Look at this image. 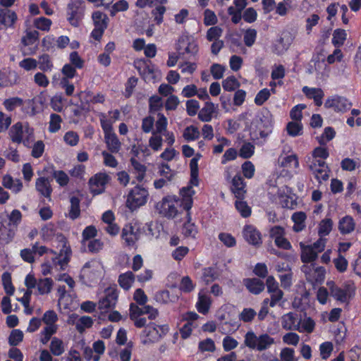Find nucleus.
<instances>
[{
	"label": "nucleus",
	"mask_w": 361,
	"mask_h": 361,
	"mask_svg": "<svg viewBox=\"0 0 361 361\" xmlns=\"http://www.w3.org/2000/svg\"><path fill=\"white\" fill-rule=\"evenodd\" d=\"M275 339L267 333L257 334L252 330L248 331L244 336V345L249 349L262 352L269 350L275 344Z\"/></svg>",
	"instance_id": "f257e3e1"
},
{
	"label": "nucleus",
	"mask_w": 361,
	"mask_h": 361,
	"mask_svg": "<svg viewBox=\"0 0 361 361\" xmlns=\"http://www.w3.org/2000/svg\"><path fill=\"white\" fill-rule=\"evenodd\" d=\"M9 137L13 142L30 147L35 140L34 129L27 122H18L11 126Z\"/></svg>",
	"instance_id": "f03ea898"
},
{
	"label": "nucleus",
	"mask_w": 361,
	"mask_h": 361,
	"mask_svg": "<svg viewBox=\"0 0 361 361\" xmlns=\"http://www.w3.org/2000/svg\"><path fill=\"white\" fill-rule=\"evenodd\" d=\"M169 331L167 325H157L155 323H149L142 333V343L145 345L158 342Z\"/></svg>",
	"instance_id": "7ed1b4c3"
},
{
	"label": "nucleus",
	"mask_w": 361,
	"mask_h": 361,
	"mask_svg": "<svg viewBox=\"0 0 361 361\" xmlns=\"http://www.w3.org/2000/svg\"><path fill=\"white\" fill-rule=\"evenodd\" d=\"M148 195V191L145 188L136 186L129 192L126 206L131 210L136 209L147 202Z\"/></svg>",
	"instance_id": "20e7f679"
},
{
	"label": "nucleus",
	"mask_w": 361,
	"mask_h": 361,
	"mask_svg": "<svg viewBox=\"0 0 361 361\" xmlns=\"http://www.w3.org/2000/svg\"><path fill=\"white\" fill-rule=\"evenodd\" d=\"M85 6L82 0H71L68 4V20L74 27L79 25L84 15Z\"/></svg>",
	"instance_id": "39448f33"
},
{
	"label": "nucleus",
	"mask_w": 361,
	"mask_h": 361,
	"mask_svg": "<svg viewBox=\"0 0 361 361\" xmlns=\"http://www.w3.org/2000/svg\"><path fill=\"white\" fill-rule=\"evenodd\" d=\"M102 265L96 260H91L85 264L81 269L80 276L90 282L94 281L101 276Z\"/></svg>",
	"instance_id": "423d86ee"
},
{
	"label": "nucleus",
	"mask_w": 361,
	"mask_h": 361,
	"mask_svg": "<svg viewBox=\"0 0 361 361\" xmlns=\"http://www.w3.org/2000/svg\"><path fill=\"white\" fill-rule=\"evenodd\" d=\"M92 18L94 22V28L92 30L91 35L96 39L99 40L106 28L108 25V17L107 16L101 11H95L92 13Z\"/></svg>",
	"instance_id": "0eeeda50"
},
{
	"label": "nucleus",
	"mask_w": 361,
	"mask_h": 361,
	"mask_svg": "<svg viewBox=\"0 0 361 361\" xmlns=\"http://www.w3.org/2000/svg\"><path fill=\"white\" fill-rule=\"evenodd\" d=\"M59 237L61 238V248L58 255L54 257L52 261L54 264L59 265L60 269L63 270L69 262L71 255V249L67 240L63 235H60Z\"/></svg>",
	"instance_id": "6e6552de"
},
{
	"label": "nucleus",
	"mask_w": 361,
	"mask_h": 361,
	"mask_svg": "<svg viewBox=\"0 0 361 361\" xmlns=\"http://www.w3.org/2000/svg\"><path fill=\"white\" fill-rule=\"evenodd\" d=\"M176 49L180 55L188 54L193 56L198 51L197 42L187 35H182L178 38Z\"/></svg>",
	"instance_id": "1a4fd4ad"
},
{
	"label": "nucleus",
	"mask_w": 361,
	"mask_h": 361,
	"mask_svg": "<svg viewBox=\"0 0 361 361\" xmlns=\"http://www.w3.org/2000/svg\"><path fill=\"white\" fill-rule=\"evenodd\" d=\"M110 180V176L106 173H98L89 180L90 189L94 195L101 194L104 191L105 186Z\"/></svg>",
	"instance_id": "9d476101"
},
{
	"label": "nucleus",
	"mask_w": 361,
	"mask_h": 361,
	"mask_svg": "<svg viewBox=\"0 0 361 361\" xmlns=\"http://www.w3.org/2000/svg\"><path fill=\"white\" fill-rule=\"evenodd\" d=\"M267 292L270 294V307H274L283 297V292L279 288L274 277L269 276L266 281Z\"/></svg>",
	"instance_id": "9b49d317"
},
{
	"label": "nucleus",
	"mask_w": 361,
	"mask_h": 361,
	"mask_svg": "<svg viewBox=\"0 0 361 361\" xmlns=\"http://www.w3.org/2000/svg\"><path fill=\"white\" fill-rule=\"evenodd\" d=\"M118 300V292L115 287L105 289L104 297L98 302V307L102 312H106L115 307Z\"/></svg>",
	"instance_id": "f8f14e48"
},
{
	"label": "nucleus",
	"mask_w": 361,
	"mask_h": 361,
	"mask_svg": "<svg viewBox=\"0 0 361 361\" xmlns=\"http://www.w3.org/2000/svg\"><path fill=\"white\" fill-rule=\"evenodd\" d=\"M352 104L345 97L335 95L329 97L325 103L324 106L326 109H333L337 112H345L350 109Z\"/></svg>",
	"instance_id": "ddd939ff"
},
{
	"label": "nucleus",
	"mask_w": 361,
	"mask_h": 361,
	"mask_svg": "<svg viewBox=\"0 0 361 361\" xmlns=\"http://www.w3.org/2000/svg\"><path fill=\"white\" fill-rule=\"evenodd\" d=\"M178 202L171 197H164L161 202L157 204V208L159 214L167 218H174L178 214Z\"/></svg>",
	"instance_id": "4468645a"
},
{
	"label": "nucleus",
	"mask_w": 361,
	"mask_h": 361,
	"mask_svg": "<svg viewBox=\"0 0 361 361\" xmlns=\"http://www.w3.org/2000/svg\"><path fill=\"white\" fill-rule=\"evenodd\" d=\"M309 169L319 183L329 178V169L324 160H313Z\"/></svg>",
	"instance_id": "2eb2a0df"
},
{
	"label": "nucleus",
	"mask_w": 361,
	"mask_h": 361,
	"mask_svg": "<svg viewBox=\"0 0 361 361\" xmlns=\"http://www.w3.org/2000/svg\"><path fill=\"white\" fill-rule=\"evenodd\" d=\"M135 67L146 82H154L156 81L158 71L154 69L153 66H150L145 61H140L135 63Z\"/></svg>",
	"instance_id": "dca6fc26"
},
{
	"label": "nucleus",
	"mask_w": 361,
	"mask_h": 361,
	"mask_svg": "<svg viewBox=\"0 0 361 361\" xmlns=\"http://www.w3.org/2000/svg\"><path fill=\"white\" fill-rule=\"evenodd\" d=\"M244 239L250 245L258 247L262 243V234L252 225H245L243 229Z\"/></svg>",
	"instance_id": "f3484780"
},
{
	"label": "nucleus",
	"mask_w": 361,
	"mask_h": 361,
	"mask_svg": "<svg viewBox=\"0 0 361 361\" xmlns=\"http://www.w3.org/2000/svg\"><path fill=\"white\" fill-rule=\"evenodd\" d=\"M305 274L308 281L314 283H322L325 276V269L323 267L314 268L312 264L310 266H303L302 268Z\"/></svg>",
	"instance_id": "a211bd4d"
},
{
	"label": "nucleus",
	"mask_w": 361,
	"mask_h": 361,
	"mask_svg": "<svg viewBox=\"0 0 361 361\" xmlns=\"http://www.w3.org/2000/svg\"><path fill=\"white\" fill-rule=\"evenodd\" d=\"M301 323V317L295 312H288L281 317V326L287 331H297Z\"/></svg>",
	"instance_id": "6ab92c4d"
},
{
	"label": "nucleus",
	"mask_w": 361,
	"mask_h": 361,
	"mask_svg": "<svg viewBox=\"0 0 361 361\" xmlns=\"http://www.w3.org/2000/svg\"><path fill=\"white\" fill-rule=\"evenodd\" d=\"M326 286L329 289L330 295L334 299L341 302H345L349 298L348 288H341L336 286L333 281H328Z\"/></svg>",
	"instance_id": "aec40b11"
},
{
	"label": "nucleus",
	"mask_w": 361,
	"mask_h": 361,
	"mask_svg": "<svg viewBox=\"0 0 361 361\" xmlns=\"http://www.w3.org/2000/svg\"><path fill=\"white\" fill-rule=\"evenodd\" d=\"M231 191L238 199H243L246 193L245 183L240 174H236L232 178Z\"/></svg>",
	"instance_id": "412c9836"
},
{
	"label": "nucleus",
	"mask_w": 361,
	"mask_h": 361,
	"mask_svg": "<svg viewBox=\"0 0 361 361\" xmlns=\"http://www.w3.org/2000/svg\"><path fill=\"white\" fill-rule=\"evenodd\" d=\"M35 188L37 191L42 196L50 200L52 188L50 180L45 177H40L36 180Z\"/></svg>",
	"instance_id": "4be33fe9"
},
{
	"label": "nucleus",
	"mask_w": 361,
	"mask_h": 361,
	"mask_svg": "<svg viewBox=\"0 0 361 361\" xmlns=\"http://www.w3.org/2000/svg\"><path fill=\"white\" fill-rule=\"evenodd\" d=\"M122 238L126 246L133 247L139 238V234L131 225H128L123 228Z\"/></svg>",
	"instance_id": "5701e85b"
},
{
	"label": "nucleus",
	"mask_w": 361,
	"mask_h": 361,
	"mask_svg": "<svg viewBox=\"0 0 361 361\" xmlns=\"http://www.w3.org/2000/svg\"><path fill=\"white\" fill-rule=\"evenodd\" d=\"M355 226L353 218L347 215L339 220L338 228L342 235H347L354 231Z\"/></svg>",
	"instance_id": "b1692460"
},
{
	"label": "nucleus",
	"mask_w": 361,
	"mask_h": 361,
	"mask_svg": "<svg viewBox=\"0 0 361 361\" xmlns=\"http://www.w3.org/2000/svg\"><path fill=\"white\" fill-rule=\"evenodd\" d=\"M18 20L17 14L9 9H0V23L6 27H12Z\"/></svg>",
	"instance_id": "393cba45"
},
{
	"label": "nucleus",
	"mask_w": 361,
	"mask_h": 361,
	"mask_svg": "<svg viewBox=\"0 0 361 361\" xmlns=\"http://www.w3.org/2000/svg\"><path fill=\"white\" fill-rule=\"evenodd\" d=\"M302 92L307 98L313 99L317 106H320L322 104V99L324 96V93L321 88L305 86L302 87Z\"/></svg>",
	"instance_id": "a878e982"
},
{
	"label": "nucleus",
	"mask_w": 361,
	"mask_h": 361,
	"mask_svg": "<svg viewBox=\"0 0 361 361\" xmlns=\"http://www.w3.org/2000/svg\"><path fill=\"white\" fill-rule=\"evenodd\" d=\"M217 106L211 102H207L198 114L199 119L202 122H209L216 111Z\"/></svg>",
	"instance_id": "bb28decb"
},
{
	"label": "nucleus",
	"mask_w": 361,
	"mask_h": 361,
	"mask_svg": "<svg viewBox=\"0 0 361 361\" xmlns=\"http://www.w3.org/2000/svg\"><path fill=\"white\" fill-rule=\"evenodd\" d=\"M301 248V260L304 263H310L315 261L318 254L310 245H305L302 243H300Z\"/></svg>",
	"instance_id": "cd10ccee"
},
{
	"label": "nucleus",
	"mask_w": 361,
	"mask_h": 361,
	"mask_svg": "<svg viewBox=\"0 0 361 361\" xmlns=\"http://www.w3.org/2000/svg\"><path fill=\"white\" fill-rule=\"evenodd\" d=\"M195 194V191L192 186L183 188L180 190L182 196V205L184 209L189 211L192 206V196Z\"/></svg>",
	"instance_id": "c85d7f7f"
},
{
	"label": "nucleus",
	"mask_w": 361,
	"mask_h": 361,
	"mask_svg": "<svg viewBox=\"0 0 361 361\" xmlns=\"http://www.w3.org/2000/svg\"><path fill=\"white\" fill-rule=\"evenodd\" d=\"M104 141L107 149L111 153H118L121 148V142L119 141L116 133L104 135Z\"/></svg>",
	"instance_id": "c756f323"
},
{
	"label": "nucleus",
	"mask_w": 361,
	"mask_h": 361,
	"mask_svg": "<svg viewBox=\"0 0 361 361\" xmlns=\"http://www.w3.org/2000/svg\"><path fill=\"white\" fill-rule=\"evenodd\" d=\"M2 185L11 190L13 192L18 193L23 188V183L19 179H13L10 175H6L2 180Z\"/></svg>",
	"instance_id": "7c9ffc66"
},
{
	"label": "nucleus",
	"mask_w": 361,
	"mask_h": 361,
	"mask_svg": "<svg viewBox=\"0 0 361 361\" xmlns=\"http://www.w3.org/2000/svg\"><path fill=\"white\" fill-rule=\"evenodd\" d=\"M245 286L253 294H259L264 289L263 281L258 279H247L245 280Z\"/></svg>",
	"instance_id": "2f4dec72"
},
{
	"label": "nucleus",
	"mask_w": 361,
	"mask_h": 361,
	"mask_svg": "<svg viewBox=\"0 0 361 361\" xmlns=\"http://www.w3.org/2000/svg\"><path fill=\"white\" fill-rule=\"evenodd\" d=\"M307 216L303 212H295L292 215V220L294 222L293 229L295 232H300L302 231L305 227V219Z\"/></svg>",
	"instance_id": "473e14b6"
},
{
	"label": "nucleus",
	"mask_w": 361,
	"mask_h": 361,
	"mask_svg": "<svg viewBox=\"0 0 361 361\" xmlns=\"http://www.w3.org/2000/svg\"><path fill=\"white\" fill-rule=\"evenodd\" d=\"M279 165L281 167L297 169L299 166V161L296 154H293L283 157L280 156L279 159Z\"/></svg>",
	"instance_id": "72a5a7b5"
},
{
	"label": "nucleus",
	"mask_w": 361,
	"mask_h": 361,
	"mask_svg": "<svg viewBox=\"0 0 361 361\" xmlns=\"http://www.w3.org/2000/svg\"><path fill=\"white\" fill-rule=\"evenodd\" d=\"M49 349L54 355H61L65 352L63 341L57 337L52 338L50 343Z\"/></svg>",
	"instance_id": "f704fd0d"
},
{
	"label": "nucleus",
	"mask_w": 361,
	"mask_h": 361,
	"mask_svg": "<svg viewBox=\"0 0 361 361\" xmlns=\"http://www.w3.org/2000/svg\"><path fill=\"white\" fill-rule=\"evenodd\" d=\"M57 330L58 325H46L40 333V342L47 344Z\"/></svg>",
	"instance_id": "c9c22d12"
},
{
	"label": "nucleus",
	"mask_w": 361,
	"mask_h": 361,
	"mask_svg": "<svg viewBox=\"0 0 361 361\" xmlns=\"http://www.w3.org/2000/svg\"><path fill=\"white\" fill-rule=\"evenodd\" d=\"M212 300L210 297L206 295L199 294L198 302L197 303V308L199 312L206 314L208 312Z\"/></svg>",
	"instance_id": "e433bc0d"
},
{
	"label": "nucleus",
	"mask_w": 361,
	"mask_h": 361,
	"mask_svg": "<svg viewBox=\"0 0 361 361\" xmlns=\"http://www.w3.org/2000/svg\"><path fill=\"white\" fill-rule=\"evenodd\" d=\"M135 281V275L132 271H127L118 277V283L125 290H128Z\"/></svg>",
	"instance_id": "4c0bfd02"
},
{
	"label": "nucleus",
	"mask_w": 361,
	"mask_h": 361,
	"mask_svg": "<svg viewBox=\"0 0 361 361\" xmlns=\"http://www.w3.org/2000/svg\"><path fill=\"white\" fill-rule=\"evenodd\" d=\"M299 329H297L300 333L311 334L314 331L315 328V322L311 317H305L301 319V323L298 324Z\"/></svg>",
	"instance_id": "58836bf2"
},
{
	"label": "nucleus",
	"mask_w": 361,
	"mask_h": 361,
	"mask_svg": "<svg viewBox=\"0 0 361 361\" xmlns=\"http://www.w3.org/2000/svg\"><path fill=\"white\" fill-rule=\"evenodd\" d=\"M97 235V230L94 226H87L82 233L81 243L82 247L85 248L87 242L93 240Z\"/></svg>",
	"instance_id": "ea45409f"
},
{
	"label": "nucleus",
	"mask_w": 361,
	"mask_h": 361,
	"mask_svg": "<svg viewBox=\"0 0 361 361\" xmlns=\"http://www.w3.org/2000/svg\"><path fill=\"white\" fill-rule=\"evenodd\" d=\"M347 38V33L345 30L336 29L334 31L332 44L339 48L343 46Z\"/></svg>",
	"instance_id": "a19ab883"
},
{
	"label": "nucleus",
	"mask_w": 361,
	"mask_h": 361,
	"mask_svg": "<svg viewBox=\"0 0 361 361\" xmlns=\"http://www.w3.org/2000/svg\"><path fill=\"white\" fill-rule=\"evenodd\" d=\"M130 161L134 170L137 173L136 176L137 180L141 182L145 177L146 166L140 163L135 157H131Z\"/></svg>",
	"instance_id": "79ce46f5"
},
{
	"label": "nucleus",
	"mask_w": 361,
	"mask_h": 361,
	"mask_svg": "<svg viewBox=\"0 0 361 361\" xmlns=\"http://www.w3.org/2000/svg\"><path fill=\"white\" fill-rule=\"evenodd\" d=\"M53 281L49 278L39 279L37 283V288L40 295L47 294L51 292Z\"/></svg>",
	"instance_id": "37998d69"
},
{
	"label": "nucleus",
	"mask_w": 361,
	"mask_h": 361,
	"mask_svg": "<svg viewBox=\"0 0 361 361\" xmlns=\"http://www.w3.org/2000/svg\"><path fill=\"white\" fill-rule=\"evenodd\" d=\"M167 119L162 114H158V119L155 123V130L152 131V134L160 135L167 132Z\"/></svg>",
	"instance_id": "c03bdc74"
},
{
	"label": "nucleus",
	"mask_w": 361,
	"mask_h": 361,
	"mask_svg": "<svg viewBox=\"0 0 361 361\" xmlns=\"http://www.w3.org/2000/svg\"><path fill=\"white\" fill-rule=\"evenodd\" d=\"M37 65H39V68L44 72L51 71L53 68L51 58L49 55L46 54L39 56Z\"/></svg>",
	"instance_id": "a18cd8bd"
},
{
	"label": "nucleus",
	"mask_w": 361,
	"mask_h": 361,
	"mask_svg": "<svg viewBox=\"0 0 361 361\" xmlns=\"http://www.w3.org/2000/svg\"><path fill=\"white\" fill-rule=\"evenodd\" d=\"M219 276V275L215 269L207 267L202 270V279L206 284H209L217 279Z\"/></svg>",
	"instance_id": "49530a36"
},
{
	"label": "nucleus",
	"mask_w": 361,
	"mask_h": 361,
	"mask_svg": "<svg viewBox=\"0 0 361 361\" xmlns=\"http://www.w3.org/2000/svg\"><path fill=\"white\" fill-rule=\"evenodd\" d=\"M188 216L189 219H188V222L184 224L183 227L182 233L186 238H195L197 233V228L194 224L190 223V217L189 213H188Z\"/></svg>",
	"instance_id": "de8ad7c7"
},
{
	"label": "nucleus",
	"mask_w": 361,
	"mask_h": 361,
	"mask_svg": "<svg viewBox=\"0 0 361 361\" xmlns=\"http://www.w3.org/2000/svg\"><path fill=\"white\" fill-rule=\"evenodd\" d=\"M39 37V32L34 30H26L25 35L22 37V43L24 46L33 44Z\"/></svg>",
	"instance_id": "09e8293b"
},
{
	"label": "nucleus",
	"mask_w": 361,
	"mask_h": 361,
	"mask_svg": "<svg viewBox=\"0 0 361 361\" xmlns=\"http://www.w3.org/2000/svg\"><path fill=\"white\" fill-rule=\"evenodd\" d=\"M333 227V221L331 219H324L321 221L319 225L318 233L320 237L329 234Z\"/></svg>",
	"instance_id": "8fccbe9b"
},
{
	"label": "nucleus",
	"mask_w": 361,
	"mask_h": 361,
	"mask_svg": "<svg viewBox=\"0 0 361 361\" xmlns=\"http://www.w3.org/2000/svg\"><path fill=\"white\" fill-rule=\"evenodd\" d=\"M93 324L92 319L89 316H82L77 320L76 329L82 333L85 329L90 328Z\"/></svg>",
	"instance_id": "3c124183"
},
{
	"label": "nucleus",
	"mask_w": 361,
	"mask_h": 361,
	"mask_svg": "<svg viewBox=\"0 0 361 361\" xmlns=\"http://www.w3.org/2000/svg\"><path fill=\"white\" fill-rule=\"evenodd\" d=\"M200 136L198 128L194 126H190L185 128L183 137L186 141L197 140Z\"/></svg>",
	"instance_id": "603ef678"
},
{
	"label": "nucleus",
	"mask_w": 361,
	"mask_h": 361,
	"mask_svg": "<svg viewBox=\"0 0 361 361\" xmlns=\"http://www.w3.org/2000/svg\"><path fill=\"white\" fill-rule=\"evenodd\" d=\"M1 280L6 293L9 295H13L15 288L11 282L10 273L4 272L1 276Z\"/></svg>",
	"instance_id": "864d4df0"
},
{
	"label": "nucleus",
	"mask_w": 361,
	"mask_h": 361,
	"mask_svg": "<svg viewBox=\"0 0 361 361\" xmlns=\"http://www.w3.org/2000/svg\"><path fill=\"white\" fill-rule=\"evenodd\" d=\"M80 200L76 197L71 198V209L69 211V216L72 219H75L80 216Z\"/></svg>",
	"instance_id": "5fc2aeb1"
},
{
	"label": "nucleus",
	"mask_w": 361,
	"mask_h": 361,
	"mask_svg": "<svg viewBox=\"0 0 361 361\" xmlns=\"http://www.w3.org/2000/svg\"><path fill=\"white\" fill-rule=\"evenodd\" d=\"M62 123V118L61 116L56 114H51L50 116V121L49 130L51 133H56L61 128V124Z\"/></svg>",
	"instance_id": "6e6d98bb"
},
{
	"label": "nucleus",
	"mask_w": 361,
	"mask_h": 361,
	"mask_svg": "<svg viewBox=\"0 0 361 361\" xmlns=\"http://www.w3.org/2000/svg\"><path fill=\"white\" fill-rule=\"evenodd\" d=\"M177 297H171L169 290H161L156 293L155 300L160 303L166 304L171 302H175Z\"/></svg>",
	"instance_id": "4d7b16f0"
},
{
	"label": "nucleus",
	"mask_w": 361,
	"mask_h": 361,
	"mask_svg": "<svg viewBox=\"0 0 361 361\" xmlns=\"http://www.w3.org/2000/svg\"><path fill=\"white\" fill-rule=\"evenodd\" d=\"M23 101L19 97H11L4 100L3 104L6 110L9 111H13L16 108L22 106Z\"/></svg>",
	"instance_id": "13d9d810"
},
{
	"label": "nucleus",
	"mask_w": 361,
	"mask_h": 361,
	"mask_svg": "<svg viewBox=\"0 0 361 361\" xmlns=\"http://www.w3.org/2000/svg\"><path fill=\"white\" fill-rule=\"evenodd\" d=\"M235 208L240 212V215L247 218L251 214V208L247 205V202L238 199L235 201Z\"/></svg>",
	"instance_id": "bf43d9fd"
},
{
	"label": "nucleus",
	"mask_w": 361,
	"mask_h": 361,
	"mask_svg": "<svg viewBox=\"0 0 361 361\" xmlns=\"http://www.w3.org/2000/svg\"><path fill=\"white\" fill-rule=\"evenodd\" d=\"M222 86L226 91H233L240 86V82L235 76H230L222 82Z\"/></svg>",
	"instance_id": "052dcab7"
},
{
	"label": "nucleus",
	"mask_w": 361,
	"mask_h": 361,
	"mask_svg": "<svg viewBox=\"0 0 361 361\" xmlns=\"http://www.w3.org/2000/svg\"><path fill=\"white\" fill-rule=\"evenodd\" d=\"M33 24L37 29L42 31H48L50 29L51 20L45 17H40L35 19Z\"/></svg>",
	"instance_id": "680f3d73"
},
{
	"label": "nucleus",
	"mask_w": 361,
	"mask_h": 361,
	"mask_svg": "<svg viewBox=\"0 0 361 361\" xmlns=\"http://www.w3.org/2000/svg\"><path fill=\"white\" fill-rule=\"evenodd\" d=\"M275 8L276 13L281 16H286L289 10L291 9V0H283L275 6Z\"/></svg>",
	"instance_id": "e2e57ef3"
},
{
	"label": "nucleus",
	"mask_w": 361,
	"mask_h": 361,
	"mask_svg": "<svg viewBox=\"0 0 361 361\" xmlns=\"http://www.w3.org/2000/svg\"><path fill=\"white\" fill-rule=\"evenodd\" d=\"M87 250L91 253H97L103 249L104 243L99 239H93L86 243Z\"/></svg>",
	"instance_id": "0e129e2a"
},
{
	"label": "nucleus",
	"mask_w": 361,
	"mask_h": 361,
	"mask_svg": "<svg viewBox=\"0 0 361 361\" xmlns=\"http://www.w3.org/2000/svg\"><path fill=\"white\" fill-rule=\"evenodd\" d=\"M149 106L150 112L158 111L163 106L162 99L157 95L152 96L149 99Z\"/></svg>",
	"instance_id": "69168bd1"
},
{
	"label": "nucleus",
	"mask_w": 361,
	"mask_h": 361,
	"mask_svg": "<svg viewBox=\"0 0 361 361\" xmlns=\"http://www.w3.org/2000/svg\"><path fill=\"white\" fill-rule=\"evenodd\" d=\"M23 339V333L19 329L13 330L8 337V343L12 346L18 345Z\"/></svg>",
	"instance_id": "338daca9"
},
{
	"label": "nucleus",
	"mask_w": 361,
	"mask_h": 361,
	"mask_svg": "<svg viewBox=\"0 0 361 361\" xmlns=\"http://www.w3.org/2000/svg\"><path fill=\"white\" fill-rule=\"evenodd\" d=\"M255 152V146L250 142H245L240 149L239 155L243 159L251 157Z\"/></svg>",
	"instance_id": "774afa93"
}]
</instances>
